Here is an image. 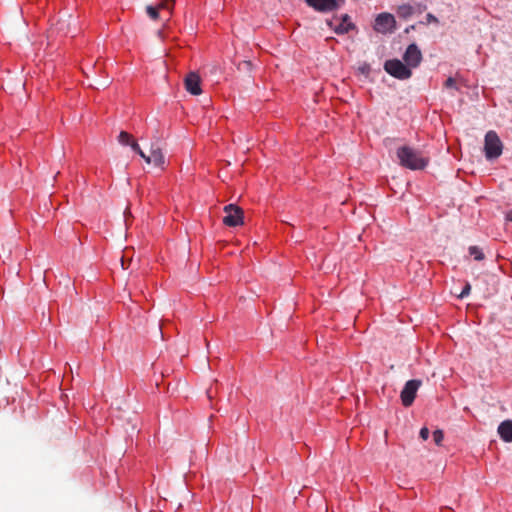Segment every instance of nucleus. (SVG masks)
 <instances>
[{
    "label": "nucleus",
    "mask_w": 512,
    "mask_h": 512,
    "mask_svg": "<svg viewBox=\"0 0 512 512\" xmlns=\"http://www.w3.org/2000/svg\"><path fill=\"white\" fill-rule=\"evenodd\" d=\"M397 157L400 165L410 170H422L429 163L428 156L409 146H402L398 148Z\"/></svg>",
    "instance_id": "obj_1"
},
{
    "label": "nucleus",
    "mask_w": 512,
    "mask_h": 512,
    "mask_svg": "<svg viewBox=\"0 0 512 512\" xmlns=\"http://www.w3.org/2000/svg\"><path fill=\"white\" fill-rule=\"evenodd\" d=\"M130 149L134 152L135 155H138L140 158L144 159V161L148 165H153L154 167L159 168L161 170L165 169L166 159L161 149H150L149 153H145L139 147V145L136 142L132 141L131 139Z\"/></svg>",
    "instance_id": "obj_2"
},
{
    "label": "nucleus",
    "mask_w": 512,
    "mask_h": 512,
    "mask_svg": "<svg viewBox=\"0 0 512 512\" xmlns=\"http://www.w3.org/2000/svg\"><path fill=\"white\" fill-rule=\"evenodd\" d=\"M173 4L169 0H161L154 5H148L146 12L152 20H168L171 16Z\"/></svg>",
    "instance_id": "obj_3"
},
{
    "label": "nucleus",
    "mask_w": 512,
    "mask_h": 512,
    "mask_svg": "<svg viewBox=\"0 0 512 512\" xmlns=\"http://www.w3.org/2000/svg\"><path fill=\"white\" fill-rule=\"evenodd\" d=\"M503 145L494 131H489L485 135L484 151L487 159L498 158L502 154Z\"/></svg>",
    "instance_id": "obj_4"
},
{
    "label": "nucleus",
    "mask_w": 512,
    "mask_h": 512,
    "mask_svg": "<svg viewBox=\"0 0 512 512\" xmlns=\"http://www.w3.org/2000/svg\"><path fill=\"white\" fill-rule=\"evenodd\" d=\"M384 69L388 74L400 80L408 79L412 75L411 69L407 64L402 63L398 59L387 60L384 64Z\"/></svg>",
    "instance_id": "obj_5"
},
{
    "label": "nucleus",
    "mask_w": 512,
    "mask_h": 512,
    "mask_svg": "<svg viewBox=\"0 0 512 512\" xmlns=\"http://www.w3.org/2000/svg\"><path fill=\"white\" fill-rule=\"evenodd\" d=\"M225 216L223 217V223L228 227H236L243 225L244 223V212L243 210L234 204L226 205L223 209Z\"/></svg>",
    "instance_id": "obj_6"
},
{
    "label": "nucleus",
    "mask_w": 512,
    "mask_h": 512,
    "mask_svg": "<svg viewBox=\"0 0 512 512\" xmlns=\"http://www.w3.org/2000/svg\"><path fill=\"white\" fill-rule=\"evenodd\" d=\"M327 23L337 34H346L352 30H356L355 24L346 14L341 16H333Z\"/></svg>",
    "instance_id": "obj_7"
},
{
    "label": "nucleus",
    "mask_w": 512,
    "mask_h": 512,
    "mask_svg": "<svg viewBox=\"0 0 512 512\" xmlns=\"http://www.w3.org/2000/svg\"><path fill=\"white\" fill-rule=\"evenodd\" d=\"M421 384L422 383L420 380H409L405 384L400 395L402 404L405 407H409L412 405Z\"/></svg>",
    "instance_id": "obj_8"
},
{
    "label": "nucleus",
    "mask_w": 512,
    "mask_h": 512,
    "mask_svg": "<svg viewBox=\"0 0 512 512\" xmlns=\"http://www.w3.org/2000/svg\"><path fill=\"white\" fill-rule=\"evenodd\" d=\"M395 28V18L392 14L381 13L375 19L374 29L382 34L392 32Z\"/></svg>",
    "instance_id": "obj_9"
},
{
    "label": "nucleus",
    "mask_w": 512,
    "mask_h": 512,
    "mask_svg": "<svg viewBox=\"0 0 512 512\" xmlns=\"http://www.w3.org/2000/svg\"><path fill=\"white\" fill-rule=\"evenodd\" d=\"M422 60V54L415 44H411L406 49L404 54V61L407 66L412 69L416 68Z\"/></svg>",
    "instance_id": "obj_10"
},
{
    "label": "nucleus",
    "mask_w": 512,
    "mask_h": 512,
    "mask_svg": "<svg viewBox=\"0 0 512 512\" xmlns=\"http://www.w3.org/2000/svg\"><path fill=\"white\" fill-rule=\"evenodd\" d=\"M185 87L186 90L193 95L201 94L202 89L200 77L196 73H190L185 79Z\"/></svg>",
    "instance_id": "obj_11"
},
{
    "label": "nucleus",
    "mask_w": 512,
    "mask_h": 512,
    "mask_svg": "<svg viewBox=\"0 0 512 512\" xmlns=\"http://www.w3.org/2000/svg\"><path fill=\"white\" fill-rule=\"evenodd\" d=\"M307 4L317 11H332L338 7L337 0H306Z\"/></svg>",
    "instance_id": "obj_12"
},
{
    "label": "nucleus",
    "mask_w": 512,
    "mask_h": 512,
    "mask_svg": "<svg viewBox=\"0 0 512 512\" xmlns=\"http://www.w3.org/2000/svg\"><path fill=\"white\" fill-rule=\"evenodd\" d=\"M498 434L503 441L512 442V421H503L498 427Z\"/></svg>",
    "instance_id": "obj_13"
},
{
    "label": "nucleus",
    "mask_w": 512,
    "mask_h": 512,
    "mask_svg": "<svg viewBox=\"0 0 512 512\" xmlns=\"http://www.w3.org/2000/svg\"><path fill=\"white\" fill-rule=\"evenodd\" d=\"M469 254L477 261H480L484 258L483 252L477 246H471L469 248Z\"/></svg>",
    "instance_id": "obj_14"
},
{
    "label": "nucleus",
    "mask_w": 512,
    "mask_h": 512,
    "mask_svg": "<svg viewBox=\"0 0 512 512\" xmlns=\"http://www.w3.org/2000/svg\"><path fill=\"white\" fill-rule=\"evenodd\" d=\"M433 439H434V442L437 444V445H441L443 439H444V434L441 430H435L433 432Z\"/></svg>",
    "instance_id": "obj_15"
},
{
    "label": "nucleus",
    "mask_w": 512,
    "mask_h": 512,
    "mask_svg": "<svg viewBox=\"0 0 512 512\" xmlns=\"http://www.w3.org/2000/svg\"><path fill=\"white\" fill-rule=\"evenodd\" d=\"M118 140L122 145H127L128 144V133L126 131H121Z\"/></svg>",
    "instance_id": "obj_16"
},
{
    "label": "nucleus",
    "mask_w": 512,
    "mask_h": 512,
    "mask_svg": "<svg viewBox=\"0 0 512 512\" xmlns=\"http://www.w3.org/2000/svg\"><path fill=\"white\" fill-rule=\"evenodd\" d=\"M470 290H471V286H470V284H468V283H467V284L464 286L463 290L461 291V293L459 294V296H458V297H459V298H464V297L468 296V295H469V293H470Z\"/></svg>",
    "instance_id": "obj_17"
},
{
    "label": "nucleus",
    "mask_w": 512,
    "mask_h": 512,
    "mask_svg": "<svg viewBox=\"0 0 512 512\" xmlns=\"http://www.w3.org/2000/svg\"><path fill=\"white\" fill-rule=\"evenodd\" d=\"M420 437H421L424 441L428 439V437H429V430H428V428L423 427V428L420 430Z\"/></svg>",
    "instance_id": "obj_18"
},
{
    "label": "nucleus",
    "mask_w": 512,
    "mask_h": 512,
    "mask_svg": "<svg viewBox=\"0 0 512 512\" xmlns=\"http://www.w3.org/2000/svg\"><path fill=\"white\" fill-rule=\"evenodd\" d=\"M120 267H121V273L124 274V271H125V255L122 254L121 258H120Z\"/></svg>",
    "instance_id": "obj_19"
},
{
    "label": "nucleus",
    "mask_w": 512,
    "mask_h": 512,
    "mask_svg": "<svg viewBox=\"0 0 512 512\" xmlns=\"http://www.w3.org/2000/svg\"><path fill=\"white\" fill-rule=\"evenodd\" d=\"M127 215H128V207L124 210V218H125V224L127 225ZM128 237V227L126 226L125 230V239Z\"/></svg>",
    "instance_id": "obj_20"
},
{
    "label": "nucleus",
    "mask_w": 512,
    "mask_h": 512,
    "mask_svg": "<svg viewBox=\"0 0 512 512\" xmlns=\"http://www.w3.org/2000/svg\"><path fill=\"white\" fill-rule=\"evenodd\" d=\"M454 83H455L454 80L452 78H449V79L446 80L445 84H446L447 87H453Z\"/></svg>",
    "instance_id": "obj_21"
},
{
    "label": "nucleus",
    "mask_w": 512,
    "mask_h": 512,
    "mask_svg": "<svg viewBox=\"0 0 512 512\" xmlns=\"http://www.w3.org/2000/svg\"><path fill=\"white\" fill-rule=\"evenodd\" d=\"M507 219L512 222V210L507 214Z\"/></svg>",
    "instance_id": "obj_22"
}]
</instances>
